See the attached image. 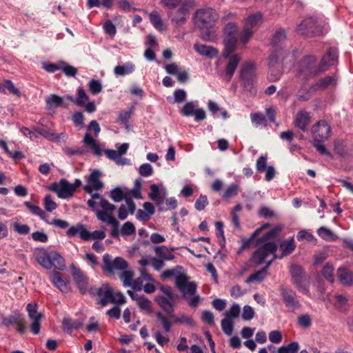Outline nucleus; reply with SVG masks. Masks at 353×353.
<instances>
[{
	"instance_id": "obj_60",
	"label": "nucleus",
	"mask_w": 353,
	"mask_h": 353,
	"mask_svg": "<svg viewBox=\"0 0 353 353\" xmlns=\"http://www.w3.org/2000/svg\"><path fill=\"white\" fill-rule=\"evenodd\" d=\"M133 114V108L128 110L121 111L119 114V120L123 124H128L130 119Z\"/></svg>"
},
{
	"instance_id": "obj_21",
	"label": "nucleus",
	"mask_w": 353,
	"mask_h": 353,
	"mask_svg": "<svg viewBox=\"0 0 353 353\" xmlns=\"http://www.w3.org/2000/svg\"><path fill=\"white\" fill-rule=\"evenodd\" d=\"M310 121L311 117L310 114L307 111L301 110L297 112L294 123V125L301 131L305 132L308 130Z\"/></svg>"
},
{
	"instance_id": "obj_44",
	"label": "nucleus",
	"mask_w": 353,
	"mask_h": 353,
	"mask_svg": "<svg viewBox=\"0 0 353 353\" xmlns=\"http://www.w3.org/2000/svg\"><path fill=\"white\" fill-rule=\"evenodd\" d=\"M174 323L179 324H186L190 326H194L195 325L194 320L192 318L188 316L185 314H183L180 316H176L173 312L170 316Z\"/></svg>"
},
{
	"instance_id": "obj_27",
	"label": "nucleus",
	"mask_w": 353,
	"mask_h": 353,
	"mask_svg": "<svg viewBox=\"0 0 353 353\" xmlns=\"http://www.w3.org/2000/svg\"><path fill=\"white\" fill-rule=\"evenodd\" d=\"M272 263V260L267 261L266 265L263 268L250 275L246 280V283H249L254 281H262L265 279L267 270L271 265Z\"/></svg>"
},
{
	"instance_id": "obj_5",
	"label": "nucleus",
	"mask_w": 353,
	"mask_h": 353,
	"mask_svg": "<svg viewBox=\"0 0 353 353\" xmlns=\"http://www.w3.org/2000/svg\"><path fill=\"white\" fill-rule=\"evenodd\" d=\"M34 257L39 265L48 270L54 268L58 270L63 271L66 267L64 258L55 251L48 252L41 249L35 253Z\"/></svg>"
},
{
	"instance_id": "obj_17",
	"label": "nucleus",
	"mask_w": 353,
	"mask_h": 353,
	"mask_svg": "<svg viewBox=\"0 0 353 353\" xmlns=\"http://www.w3.org/2000/svg\"><path fill=\"white\" fill-rule=\"evenodd\" d=\"M175 285L183 294H194L196 290V284L189 282L188 276L184 274H179L176 276Z\"/></svg>"
},
{
	"instance_id": "obj_15",
	"label": "nucleus",
	"mask_w": 353,
	"mask_h": 353,
	"mask_svg": "<svg viewBox=\"0 0 353 353\" xmlns=\"http://www.w3.org/2000/svg\"><path fill=\"white\" fill-rule=\"evenodd\" d=\"M101 172L94 170L90 175L86 177L87 184L83 189L86 193L92 194L93 191H99L103 188V183L100 180Z\"/></svg>"
},
{
	"instance_id": "obj_59",
	"label": "nucleus",
	"mask_w": 353,
	"mask_h": 353,
	"mask_svg": "<svg viewBox=\"0 0 353 353\" xmlns=\"http://www.w3.org/2000/svg\"><path fill=\"white\" fill-rule=\"evenodd\" d=\"M240 313V307L238 304L234 303L229 310H227L225 313V317L232 319V318H236L239 316Z\"/></svg>"
},
{
	"instance_id": "obj_3",
	"label": "nucleus",
	"mask_w": 353,
	"mask_h": 353,
	"mask_svg": "<svg viewBox=\"0 0 353 353\" xmlns=\"http://www.w3.org/2000/svg\"><path fill=\"white\" fill-rule=\"evenodd\" d=\"M218 19L219 14L216 10L210 8H201L195 12L194 23L202 30V38L204 40L210 41L214 37L212 28Z\"/></svg>"
},
{
	"instance_id": "obj_41",
	"label": "nucleus",
	"mask_w": 353,
	"mask_h": 353,
	"mask_svg": "<svg viewBox=\"0 0 353 353\" xmlns=\"http://www.w3.org/2000/svg\"><path fill=\"white\" fill-rule=\"evenodd\" d=\"M134 70V65L131 63H128L123 65H117L114 72L117 76H124L128 74L133 72Z\"/></svg>"
},
{
	"instance_id": "obj_7",
	"label": "nucleus",
	"mask_w": 353,
	"mask_h": 353,
	"mask_svg": "<svg viewBox=\"0 0 353 353\" xmlns=\"http://www.w3.org/2000/svg\"><path fill=\"white\" fill-rule=\"evenodd\" d=\"M324 21L316 17H307L296 27V32L307 37H315L324 32Z\"/></svg>"
},
{
	"instance_id": "obj_40",
	"label": "nucleus",
	"mask_w": 353,
	"mask_h": 353,
	"mask_svg": "<svg viewBox=\"0 0 353 353\" xmlns=\"http://www.w3.org/2000/svg\"><path fill=\"white\" fill-rule=\"evenodd\" d=\"M285 40V32L284 30L280 29L273 35L271 41V45L275 48H279L278 47L281 46Z\"/></svg>"
},
{
	"instance_id": "obj_29",
	"label": "nucleus",
	"mask_w": 353,
	"mask_h": 353,
	"mask_svg": "<svg viewBox=\"0 0 353 353\" xmlns=\"http://www.w3.org/2000/svg\"><path fill=\"white\" fill-rule=\"evenodd\" d=\"M148 15L150 21L155 29L161 32L166 30L167 27L162 21L161 17L157 11L154 10L148 14Z\"/></svg>"
},
{
	"instance_id": "obj_33",
	"label": "nucleus",
	"mask_w": 353,
	"mask_h": 353,
	"mask_svg": "<svg viewBox=\"0 0 353 353\" xmlns=\"http://www.w3.org/2000/svg\"><path fill=\"white\" fill-rule=\"evenodd\" d=\"M62 325L63 331L70 334L73 330H77L81 326L82 322L80 321H74L70 318H64Z\"/></svg>"
},
{
	"instance_id": "obj_38",
	"label": "nucleus",
	"mask_w": 353,
	"mask_h": 353,
	"mask_svg": "<svg viewBox=\"0 0 353 353\" xmlns=\"http://www.w3.org/2000/svg\"><path fill=\"white\" fill-rule=\"evenodd\" d=\"M334 149L336 154L341 157H347L350 155L343 140H336L334 143Z\"/></svg>"
},
{
	"instance_id": "obj_9",
	"label": "nucleus",
	"mask_w": 353,
	"mask_h": 353,
	"mask_svg": "<svg viewBox=\"0 0 353 353\" xmlns=\"http://www.w3.org/2000/svg\"><path fill=\"white\" fill-rule=\"evenodd\" d=\"M255 65L251 61H245L240 70L239 79L245 89L252 92L253 89V79L255 75Z\"/></svg>"
},
{
	"instance_id": "obj_35",
	"label": "nucleus",
	"mask_w": 353,
	"mask_h": 353,
	"mask_svg": "<svg viewBox=\"0 0 353 353\" xmlns=\"http://www.w3.org/2000/svg\"><path fill=\"white\" fill-rule=\"evenodd\" d=\"M83 143L85 145L90 146L94 154L97 156H100L101 154V149L99 145L97 143L96 140L90 134V133L87 132L83 138Z\"/></svg>"
},
{
	"instance_id": "obj_36",
	"label": "nucleus",
	"mask_w": 353,
	"mask_h": 353,
	"mask_svg": "<svg viewBox=\"0 0 353 353\" xmlns=\"http://www.w3.org/2000/svg\"><path fill=\"white\" fill-rule=\"evenodd\" d=\"M155 315L165 332H170L172 330V319H170L168 315L167 316L161 312H156Z\"/></svg>"
},
{
	"instance_id": "obj_25",
	"label": "nucleus",
	"mask_w": 353,
	"mask_h": 353,
	"mask_svg": "<svg viewBox=\"0 0 353 353\" xmlns=\"http://www.w3.org/2000/svg\"><path fill=\"white\" fill-rule=\"evenodd\" d=\"M337 277L339 282L343 285L353 284V272L345 267H341L338 269Z\"/></svg>"
},
{
	"instance_id": "obj_19",
	"label": "nucleus",
	"mask_w": 353,
	"mask_h": 353,
	"mask_svg": "<svg viewBox=\"0 0 353 353\" xmlns=\"http://www.w3.org/2000/svg\"><path fill=\"white\" fill-rule=\"evenodd\" d=\"M330 130V125L325 121H319L311 129L314 139L325 140Z\"/></svg>"
},
{
	"instance_id": "obj_55",
	"label": "nucleus",
	"mask_w": 353,
	"mask_h": 353,
	"mask_svg": "<svg viewBox=\"0 0 353 353\" xmlns=\"http://www.w3.org/2000/svg\"><path fill=\"white\" fill-rule=\"evenodd\" d=\"M136 232L134 224L130 221L125 222L121 227V233L123 235L130 236Z\"/></svg>"
},
{
	"instance_id": "obj_10",
	"label": "nucleus",
	"mask_w": 353,
	"mask_h": 353,
	"mask_svg": "<svg viewBox=\"0 0 353 353\" xmlns=\"http://www.w3.org/2000/svg\"><path fill=\"white\" fill-rule=\"evenodd\" d=\"M299 72L306 79L317 76L316 58L313 55L303 57L300 62Z\"/></svg>"
},
{
	"instance_id": "obj_34",
	"label": "nucleus",
	"mask_w": 353,
	"mask_h": 353,
	"mask_svg": "<svg viewBox=\"0 0 353 353\" xmlns=\"http://www.w3.org/2000/svg\"><path fill=\"white\" fill-rule=\"evenodd\" d=\"M110 197L114 202H120L123 200H126V198L129 196V192H126V190H123L120 187H116L115 188L110 190L109 194Z\"/></svg>"
},
{
	"instance_id": "obj_18",
	"label": "nucleus",
	"mask_w": 353,
	"mask_h": 353,
	"mask_svg": "<svg viewBox=\"0 0 353 353\" xmlns=\"http://www.w3.org/2000/svg\"><path fill=\"white\" fill-rule=\"evenodd\" d=\"M290 274L295 286L301 290L307 292V290L304 283L307 280V276L304 274L303 268L300 265H292L290 268Z\"/></svg>"
},
{
	"instance_id": "obj_12",
	"label": "nucleus",
	"mask_w": 353,
	"mask_h": 353,
	"mask_svg": "<svg viewBox=\"0 0 353 353\" xmlns=\"http://www.w3.org/2000/svg\"><path fill=\"white\" fill-rule=\"evenodd\" d=\"M103 270L109 273L114 274L117 271H123L128 268V262L122 257H116L113 261L108 254L103 256Z\"/></svg>"
},
{
	"instance_id": "obj_49",
	"label": "nucleus",
	"mask_w": 353,
	"mask_h": 353,
	"mask_svg": "<svg viewBox=\"0 0 353 353\" xmlns=\"http://www.w3.org/2000/svg\"><path fill=\"white\" fill-rule=\"evenodd\" d=\"M24 205L28 208L32 214L39 216L41 219L45 220L46 213L39 206L33 205L28 201H25Z\"/></svg>"
},
{
	"instance_id": "obj_8",
	"label": "nucleus",
	"mask_w": 353,
	"mask_h": 353,
	"mask_svg": "<svg viewBox=\"0 0 353 353\" xmlns=\"http://www.w3.org/2000/svg\"><path fill=\"white\" fill-rule=\"evenodd\" d=\"M16 325V330L20 334H23L26 330L25 319L22 314L14 312L12 314L6 316L0 314V327H8L11 325Z\"/></svg>"
},
{
	"instance_id": "obj_22",
	"label": "nucleus",
	"mask_w": 353,
	"mask_h": 353,
	"mask_svg": "<svg viewBox=\"0 0 353 353\" xmlns=\"http://www.w3.org/2000/svg\"><path fill=\"white\" fill-rule=\"evenodd\" d=\"M127 293L133 301L137 302V304L142 310H145L148 313L152 312V303L144 295L138 294L130 290L127 291Z\"/></svg>"
},
{
	"instance_id": "obj_28",
	"label": "nucleus",
	"mask_w": 353,
	"mask_h": 353,
	"mask_svg": "<svg viewBox=\"0 0 353 353\" xmlns=\"http://www.w3.org/2000/svg\"><path fill=\"white\" fill-rule=\"evenodd\" d=\"M7 91L10 94L17 96L18 97L21 96L20 91L15 88L12 81L5 79L2 82H0V92L6 94Z\"/></svg>"
},
{
	"instance_id": "obj_26",
	"label": "nucleus",
	"mask_w": 353,
	"mask_h": 353,
	"mask_svg": "<svg viewBox=\"0 0 353 353\" xmlns=\"http://www.w3.org/2000/svg\"><path fill=\"white\" fill-rule=\"evenodd\" d=\"M188 16L189 13L188 11L185 8L180 7L172 17L171 21L174 26H181L185 23Z\"/></svg>"
},
{
	"instance_id": "obj_16",
	"label": "nucleus",
	"mask_w": 353,
	"mask_h": 353,
	"mask_svg": "<svg viewBox=\"0 0 353 353\" xmlns=\"http://www.w3.org/2000/svg\"><path fill=\"white\" fill-rule=\"evenodd\" d=\"M51 190L55 192L58 196L66 199L73 196L74 188L66 179H61L59 183H54L51 185Z\"/></svg>"
},
{
	"instance_id": "obj_37",
	"label": "nucleus",
	"mask_w": 353,
	"mask_h": 353,
	"mask_svg": "<svg viewBox=\"0 0 353 353\" xmlns=\"http://www.w3.org/2000/svg\"><path fill=\"white\" fill-rule=\"evenodd\" d=\"M105 217L106 219L105 221H101L102 222H105L108 223L109 225H111L113 227L112 230L111 231V235L114 238H119V232L118 230V228L119 225V221L117 220V219L112 215V214H107L105 215Z\"/></svg>"
},
{
	"instance_id": "obj_48",
	"label": "nucleus",
	"mask_w": 353,
	"mask_h": 353,
	"mask_svg": "<svg viewBox=\"0 0 353 353\" xmlns=\"http://www.w3.org/2000/svg\"><path fill=\"white\" fill-rule=\"evenodd\" d=\"M262 20V15L260 13L252 14L248 17L245 21V26L253 30V28L257 25L259 22Z\"/></svg>"
},
{
	"instance_id": "obj_31",
	"label": "nucleus",
	"mask_w": 353,
	"mask_h": 353,
	"mask_svg": "<svg viewBox=\"0 0 353 353\" xmlns=\"http://www.w3.org/2000/svg\"><path fill=\"white\" fill-rule=\"evenodd\" d=\"M154 252L158 258L162 259L163 261H171L174 259L172 250H169L165 245L156 246Z\"/></svg>"
},
{
	"instance_id": "obj_42",
	"label": "nucleus",
	"mask_w": 353,
	"mask_h": 353,
	"mask_svg": "<svg viewBox=\"0 0 353 353\" xmlns=\"http://www.w3.org/2000/svg\"><path fill=\"white\" fill-rule=\"evenodd\" d=\"M268 225H264L261 228L256 229L250 236L249 239H244L242 240V245L239 249V252L248 248L254 241L255 238L259 234V233L266 227Z\"/></svg>"
},
{
	"instance_id": "obj_50",
	"label": "nucleus",
	"mask_w": 353,
	"mask_h": 353,
	"mask_svg": "<svg viewBox=\"0 0 353 353\" xmlns=\"http://www.w3.org/2000/svg\"><path fill=\"white\" fill-rule=\"evenodd\" d=\"M34 131L38 132L39 134L42 135L45 138L48 139V140L59 141V139H60L59 135H58L57 134H55V133L50 132L44 128H34Z\"/></svg>"
},
{
	"instance_id": "obj_14",
	"label": "nucleus",
	"mask_w": 353,
	"mask_h": 353,
	"mask_svg": "<svg viewBox=\"0 0 353 353\" xmlns=\"http://www.w3.org/2000/svg\"><path fill=\"white\" fill-rule=\"evenodd\" d=\"M279 291L282 299L288 307L295 310L301 307L300 303L296 299V292L293 291L290 288L285 285H281L279 288Z\"/></svg>"
},
{
	"instance_id": "obj_54",
	"label": "nucleus",
	"mask_w": 353,
	"mask_h": 353,
	"mask_svg": "<svg viewBox=\"0 0 353 353\" xmlns=\"http://www.w3.org/2000/svg\"><path fill=\"white\" fill-rule=\"evenodd\" d=\"M297 239L299 241L305 239L307 241L312 243L314 244H316L317 242V239L314 237V236L312 233L305 230L299 232L297 234Z\"/></svg>"
},
{
	"instance_id": "obj_46",
	"label": "nucleus",
	"mask_w": 353,
	"mask_h": 353,
	"mask_svg": "<svg viewBox=\"0 0 353 353\" xmlns=\"http://www.w3.org/2000/svg\"><path fill=\"white\" fill-rule=\"evenodd\" d=\"M239 190V185H237L236 183H232L229 186L227 187V188L225 189V190L224 191V192L222 195V197L224 199H231L238 194Z\"/></svg>"
},
{
	"instance_id": "obj_20",
	"label": "nucleus",
	"mask_w": 353,
	"mask_h": 353,
	"mask_svg": "<svg viewBox=\"0 0 353 353\" xmlns=\"http://www.w3.org/2000/svg\"><path fill=\"white\" fill-rule=\"evenodd\" d=\"M72 274L79 290L82 294H85L88 288V278L83 274V271L74 265H71Z\"/></svg>"
},
{
	"instance_id": "obj_64",
	"label": "nucleus",
	"mask_w": 353,
	"mask_h": 353,
	"mask_svg": "<svg viewBox=\"0 0 353 353\" xmlns=\"http://www.w3.org/2000/svg\"><path fill=\"white\" fill-rule=\"evenodd\" d=\"M139 172L142 176L147 177L152 174L153 168L150 164L144 163L139 167Z\"/></svg>"
},
{
	"instance_id": "obj_45",
	"label": "nucleus",
	"mask_w": 353,
	"mask_h": 353,
	"mask_svg": "<svg viewBox=\"0 0 353 353\" xmlns=\"http://www.w3.org/2000/svg\"><path fill=\"white\" fill-rule=\"evenodd\" d=\"M133 276L134 272L131 270L125 269L120 274L119 278L122 281L124 287H129L132 285Z\"/></svg>"
},
{
	"instance_id": "obj_30",
	"label": "nucleus",
	"mask_w": 353,
	"mask_h": 353,
	"mask_svg": "<svg viewBox=\"0 0 353 353\" xmlns=\"http://www.w3.org/2000/svg\"><path fill=\"white\" fill-rule=\"evenodd\" d=\"M50 280L53 284L61 292H68V285L66 282L62 279L59 272L54 271L50 274Z\"/></svg>"
},
{
	"instance_id": "obj_23",
	"label": "nucleus",
	"mask_w": 353,
	"mask_h": 353,
	"mask_svg": "<svg viewBox=\"0 0 353 353\" xmlns=\"http://www.w3.org/2000/svg\"><path fill=\"white\" fill-rule=\"evenodd\" d=\"M150 192L148 194L149 198L156 203V205L159 208V211L165 210L163 207L164 195H161L159 188L157 185L152 184L150 186Z\"/></svg>"
},
{
	"instance_id": "obj_43",
	"label": "nucleus",
	"mask_w": 353,
	"mask_h": 353,
	"mask_svg": "<svg viewBox=\"0 0 353 353\" xmlns=\"http://www.w3.org/2000/svg\"><path fill=\"white\" fill-rule=\"evenodd\" d=\"M60 70L64 73L68 77H74L77 74V68L69 65L64 61H60Z\"/></svg>"
},
{
	"instance_id": "obj_52",
	"label": "nucleus",
	"mask_w": 353,
	"mask_h": 353,
	"mask_svg": "<svg viewBox=\"0 0 353 353\" xmlns=\"http://www.w3.org/2000/svg\"><path fill=\"white\" fill-rule=\"evenodd\" d=\"M63 103V100L61 97L56 94H51L47 99L46 103L48 108H57L61 106Z\"/></svg>"
},
{
	"instance_id": "obj_56",
	"label": "nucleus",
	"mask_w": 353,
	"mask_h": 353,
	"mask_svg": "<svg viewBox=\"0 0 353 353\" xmlns=\"http://www.w3.org/2000/svg\"><path fill=\"white\" fill-rule=\"evenodd\" d=\"M88 87L92 94H97L102 90V85L99 80H90L88 83Z\"/></svg>"
},
{
	"instance_id": "obj_63",
	"label": "nucleus",
	"mask_w": 353,
	"mask_h": 353,
	"mask_svg": "<svg viewBox=\"0 0 353 353\" xmlns=\"http://www.w3.org/2000/svg\"><path fill=\"white\" fill-rule=\"evenodd\" d=\"M208 204V198L205 195H200V196L196 199L194 206L195 208L201 211L205 209L206 205Z\"/></svg>"
},
{
	"instance_id": "obj_47",
	"label": "nucleus",
	"mask_w": 353,
	"mask_h": 353,
	"mask_svg": "<svg viewBox=\"0 0 353 353\" xmlns=\"http://www.w3.org/2000/svg\"><path fill=\"white\" fill-rule=\"evenodd\" d=\"M336 309L341 312H345L348 307L347 299L343 294L336 296V301L334 303Z\"/></svg>"
},
{
	"instance_id": "obj_2",
	"label": "nucleus",
	"mask_w": 353,
	"mask_h": 353,
	"mask_svg": "<svg viewBox=\"0 0 353 353\" xmlns=\"http://www.w3.org/2000/svg\"><path fill=\"white\" fill-rule=\"evenodd\" d=\"M237 30V26L234 23H228L225 25L224 28L225 37L223 42L225 48L223 51L222 55L223 58L229 59L225 67V74L230 79L232 77L240 61L241 60V57L238 54L231 55L236 49Z\"/></svg>"
},
{
	"instance_id": "obj_51",
	"label": "nucleus",
	"mask_w": 353,
	"mask_h": 353,
	"mask_svg": "<svg viewBox=\"0 0 353 353\" xmlns=\"http://www.w3.org/2000/svg\"><path fill=\"white\" fill-rule=\"evenodd\" d=\"M221 327L223 332L230 336L232 334L234 323L232 319L225 317L221 321Z\"/></svg>"
},
{
	"instance_id": "obj_62",
	"label": "nucleus",
	"mask_w": 353,
	"mask_h": 353,
	"mask_svg": "<svg viewBox=\"0 0 353 353\" xmlns=\"http://www.w3.org/2000/svg\"><path fill=\"white\" fill-rule=\"evenodd\" d=\"M256 168L258 172H263L267 168V156L261 155L256 161Z\"/></svg>"
},
{
	"instance_id": "obj_6",
	"label": "nucleus",
	"mask_w": 353,
	"mask_h": 353,
	"mask_svg": "<svg viewBox=\"0 0 353 353\" xmlns=\"http://www.w3.org/2000/svg\"><path fill=\"white\" fill-rule=\"evenodd\" d=\"M88 205L96 212V216L99 221H105V215L112 214L116 209L114 204L110 203L98 193L92 195V199L87 202Z\"/></svg>"
},
{
	"instance_id": "obj_4",
	"label": "nucleus",
	"mask_w": 353,
	"mask_h": 353,
	"mask_svg": "<svg viewBox=\"0 0 353 353\" xmlns=\"http://www.w3.org/2000/svg\"><path fill=\"white\" fill-rule=\"evenodd\" d=\"M92 296H97L99 299V303L102 306L108 303L121 305L125 303V298L121 292L114 293L112 288L104 283L99 288L92 287L89 290Z\"/></svg>"
},
{
	"instance_id": "obj_24",
	"label": "nucleus",
	"mask_w": 353,
	"mask_h": 353,
	"mask_svg": "<svg viewBox=\"0 0 353 353\" xmlns=\"http://www.w3.org/2000/svg\"><path fill=\"white\" fill-rule=\"evenodd\" d=\"M155 301L169 316L174 312V298L159 295L156 297Z\"/></svg>"
},
{
	"instance_id": "obj_57",
	"label": "nucleus",
	"mask_w": 353,
	"mask_h": 353,
	"mask_svg": "<svg viewBox=\"0 0 353 353\" xmlns=\"http://www.w3.org/2000/svg\"><path fill=\"white\" fill-rule=\"evenodd\" d=\"M195 105L193 102L186 103L181 110V114L185 117L194 115Z\"/></svg>"
},
{
	"instance_id": "obj_11",
	"label": "nucleus",
	"mask_w": 353,
	"mask_h": 353,
	"mask_svg": "<svg viewBox=\"0 0 353 353\" xmlns=\"http://www.w3.org/2000/svg\"><path fill=\"white\" fill-rule=\"evenodd\" d=\"M288 58L289 61L293 63L294 61V54L287 52L283 48H275L268 57L269 68H275L280 63L282 65L288 63Z\"/></svg>"
},
{
	"instance_id": "obj_13",
	"label": "nucleus",
	"mask_w": 353,
	"mask_h": 353,
	"mask_svg": "<svg viewBox=\"0 0 353 353\" xmlns=\"http://www.w3.org/2000/svg\"><path fill=\"white\" fill-rule=\"evenodd\" d=\"M28 318L31 320L30 331L35 335L40 332L42 314L37 311V303H28L26 306Z\"/></svg>"
},
{
	"instance_id": "obj_53",
	"label": "nucleus",
	"mask_w": 353,
	"mask_h": 353,
	"mask_svg": "<svg viewBox=\"0 0 353 353\" xmlns=\"http://www.w3.org/2000/svg\"><path fill=\"white\" fill-rule=\"evenodd\" d=\"M88 99L89 97L85 90L83 88H79L77 98L75 100L72 99H70L77 105L83 107L85 105V103L88 100Z\"/></svg>"
},
{
	"instance_id": "obj_58",
	"label": "nucleus",
	"mask_w": 353,
	"mask_h": 353,
	"mask_svg": "<svg viewBox=\"0 0 353 353\" xmlns=\"http://www.w3.org/2000/svg\"><path fill=\"white\" fill-rule=\"evenodd\" d=\"M254 31L252 29L244 26L243 30L239 37V41L243 44L248 42L250 39L252 37Z\"/></svg>"
},
{
	"instance_id": "obj_1",
	"label": "nucleus",
	"mask_w": 353,
	"mask_h": 353,
	"mask_svg": "<svg viewBox=\"0 0 353 353\" xmlns=\"http://www.w3.org/2000/svg\"><path fill=\"white\" fill-rule=\"evenodd\" d=\"M278 234V230L274 228L266 232L261 238L257 241L258 244H261L260 247L252 254L250 259L251 262L256 265H261L265 261L267 257L272 254L273 256L272 261L275 259H282L285 256L290 254L295 249L296 245L293 238L289 240L283 241L280 243V249L282 253L280 256L276 254L277 245L273 242H269L268 240L274 238Z\"/></svg>"
},
{
	"instance_id": "obj_39",
	"label": "nucleus",
	"mask_w": 353,
	"mask_h": 353,
	"mask_svg": "<svg viewBox=\"0 0 353 353\" xmlns=\"http://www.w3.org/2000/svg\"><path fill=\"white\" fill-rule=\"evenodd\" d=\"M331 63V49L329 48L327 51V54L321 59V62L316 70L318 74L322 73L329 69Z\"/></svg>"
},
{
	"instance_id": "obj_61",
	"label": "nucleus",
	"mask_w": 353,
	"mask_h": 353,
	"mask_svg": "<svg viewBox=\"0 0 353 353\" xmlns=\"http://www.w3.org/2000/svg\"><path fill=\"white\" fill-rule=\"evenodd\" d=\"M44 208L47 212H52L57 208V203L52 201L50 194H48L44 198Z\"/></svg>"
},
{
	"instance_id": "obj_32",
	"label": "nucleus",
	"mask_w": 353,
	"mask_h": 353,
	"mask_svg": "<svg viewBox=\"0 0 353 353\" xmlns=\"http://www.w3.org/2000/svg\"><path fill=\"white\" fill-rule=\"evenodd\" d=\"M194 50L200 54L213 58L218 54V50L213 47L203 45L195 44Z\"/></svg>"
}]
</instances>
